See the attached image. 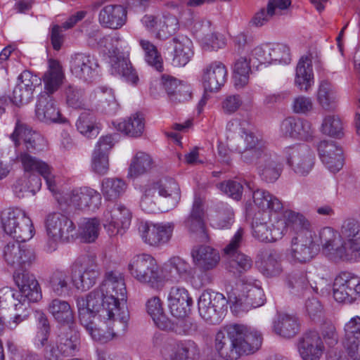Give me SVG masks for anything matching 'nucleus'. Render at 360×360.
<instances>
[{
	"label": "nucleus",
	"instance_id": "f257e3e1",
	"mask_svg": "<svg viewBox=\"0 0 360 360\" xmlns=\"http://www.w3.org/2000/svg\"><path fill=\"white\" fill-rule=\"evenodd\" d=\"M124 276L109 271L98 288L76 298L79 321L91 338L105 343L122 335L127 328L129 313Z\"/></svg>",
	"mask_w": 360,
	"mask_h": 360
},
{
	"label": "nucleus",
	"instance_id": "f03ea898",
	"mask_svg": "<svg viewBox=\"0 0 360 360\" xmlns=\"http://www.w3.org/2000/svg\"><path fill=\"white\" fill-rule=\"evenodd\" d=\"M290 228L296 231L288 250V259L292 263H307L311 261L320 251L330 262H333L330 250L321 239L322 228L317 233L310 230L309 221L302 214L293 211L285 212Z\"/></svg>",
	"mask_w": 360,
	"mask_h": 360
},
{
	"label": "nucleus",
	"instance_id": "7ed1b4c3",
	"mask_svg": "<svg viewBox=\"0 0 360 360\" xmlns=\"http://www.w3.org/2000/svg\"><path fill=\"white\" fill-rule=\"evenodd\" d=\"M262 335L257 330L242 324H232L219 330L214 337V349L224 360H237L261 347Z\"/></svg>",
	"mask_w": 360,
	"mask_h": 360
},
{
	"label": "nucleus",
	"instance_id": "20e7f679",
	"mask_svg": "<svg viewBox=\"0 0 360 360\" xmlns=\"http://www.w3.org/2000/svg\"><path fill=\"white\" fill-rule=\"evenodd\" d=\"M321 239L330 250L333 262H355L360 257V220L345 219L340 231L330 226L322 228Z\"/></svg>",
	"mask_w": 360,
	"mask_h": 360
},
{
	"label": "nucleus",
	"instance_id": "39448f33",
	"mask_svg": "<svg viewBox=\"0 0 360 360\" xmlns=\"http://www.w3.org/2000/svg\"><path fill=\"white\" fill-rule=\"evenodd\" d=\"M37 332L34 345L44 349L45 360H62L63 357L75 356L80 347V336L74 327L61 328L54 340L49 341L50 325L46 316L41 311H36Z\"/></svg>",
	"mask_w": 360,
	"mask_h": 360
},
{
	"label": "nucleus",
	"instance_id": "423d86ee",
	"mask_svg": "<svg viewBox=\"0 0 360 360\" xmlns=\"http://www.w3.org/2000/svg\"><path fill=\"white\" fill-rule=\"evenodd\" d=\"M63 78V73L59 62L49 60V70L43 76L44 91L39 95L35 106V117L39 121L49 124L68 122L61 115L52 96L60 86Z\"/></svg>",
	"mask_w": 360,
	"mask_h": 360
},
{
	"label": "nucleus",
	"instance_id": "0eeeda50",
	"mask_svg": "<svg viewBox=\"0 0 360 360\" xmlns=\"http://www.w3.org/2000/svg\"><path fill=\"white\" fill-rule=\"evenodd\" d=\"M47 241L44 246L46 252L57 250L59 242L68 243L75 240L76 226L66 215L60 212L49 214L45 219Z\"/></svg>",
	"mask_w": 360,
	"mask_h": 360
},
{
	"label": "nucleus",
	"instance_id": "6e6552de",
	"mask_svg": "<svg viewBox=\"0 0 360 360\" xmlns=\"http://www.w3.org/2000/svg\"><path fill=\"white\" fill-rule=\"evenodd\" d=\"M69 270L72 285L81 292L92 288L100 276L97 257L91 252L78 256L70 264Z\"/></svg>",
	"mask_w": 360,
	"mask_h": 360
},
{
	"label": "nucleus",
	"instance_id": "1a4fd4ad",
	"mask_svg": "<svg viewBox=\"0 0 360 360\" xmlns=\"http://www.w3.org/2000/svg\"><path fill=\"white\" fill-rule=\"evenodd\" d=\"M1 226L4 232L19 242L33 238L35 229L30 217L20 208H9L1 214Z\"/></svg>",
	"mask_w": 360,
	"mask_h": 360
},
{
	"label": "nucleus",
	"instance_id": "9d476101",
	"mask_svg": "<svg viewBox=\"0 0 360 360\" xmlns=\"http://www.w3.org/2000/svg\"><path fill=\"white\" fill-rule=\"evenodd\" d=\"M240 293L233 299H229L232 303L233 311H248L257 308L265 302V295L262 288L260 281L252 277H245L240 280Z\"/></svg>",
	"mask_w": 360,
	"mask_h": 360
},
{
	"label": "nucleus",
	"instance_id": "9b49d317",
	"mask_svg": "<svg viewBox=\"0 0 360 360\" xmlns=\"http://www.w3.org/2000/svg\"><path fill=\"white\" fill-rule=\"evenodd\" d=\"M286 165L299 176H307L314 168L315 154L307 144L299 143L287 146L282 150Z\"/></svg>",
	"mask_w": 360,
	"mask_h": 360
},
{
	"label": "nucleus",
	"instance_id": "f8f14e48",
	"mask_svg": "<svg viewBox=\"0 0 360 360\" xmlns=\"http://www.w3.org/2000/svg\"><path fill=\"white\" fill-rule=\"evenodd\" d=\"M290 228L285 219H278L272 222L269 215L264 213L260 217H255L252 224V236L262 242L271 243L281 239Z\"/></svg>",
	"mask_w": 360,
	"mask_h": 360
},
{
	"label": "nucleus",
	"instance_id": "ddd939ff",
	"mask_svg": "<svg viewBox=\"0 0 360 360\" xmlns=\"http://www.w3.org/2000/svg\"><path fill=\"white\" fill-rule=\"evenodd\" d=\"M60 203L72 205L82 210L95 212L97 210L102 201L101 195L96 190L89 187H82L73 189L65 195L60 193V188L56 195H53Z\"/></svg>",
	"mask_w": 360,
	"mask_h": 360
},
{
	"label": "nucleus",
	"instance_id": "4468645a",
	"mask_svg": "<svg viewBox=\"0 0 360 360\" xmlns=\"http://www.w3.org/2000/svg\"><path fill=\"white\" fill-rule=\"evenodd\" d=\"M243 233L242 228L238 229L230 243L224 249L226 259V269L236 276L249 271L252 266L250 257L238 250Z\"/></svg>",
	"mask_w": 360,
	"mask_h": 360
},
{
	"label": "nucleus",
	"instance_id": "2eb2a0df",
	"mask_svg": "<svg viewBox=\"0 0 360 360\" xmlns=\"http://www.w3.org/2000/svg\"><path fill=\"white\" fill-rule=\"evenodd\" d=\"M333 292L338 302H354L360 297V277L349 271L339 272L334 278Z\"/></svg>",
	"mask_w": 360,
	"mask_h": 360
},
{
	"label": "nucleus",
	"instance_id": "dca6fc26",
	"mask_svg": "<svg viewBox=\"0 0 360 360\" xmlns=\"http://www.w3.org/2000/svg\"><path fill=\"white\" fill-rule=\"evenodd\" d=\"M228 301L221 293L205 290L198 301L200 316L210 324L219 323L226 309Z\"/></svg>",
	"mask_w": 360,
	"mask_h": 360
},
{
	"label": "nucleus",
	"instance_id": "f3484780",
	"mask_svg": "<svg viewBox=\"0 0 360 360\" xmlns=\"http://www.w3.org/2000/svg\"><path fill=\"white\" fill-rule=\"evenodd\" d=\"M131 219L130 209L122 203H116L104 211L102 223L108 234L112 237L122 236L129 228Z\"/></svg>",
	"mask_w": 360,
	"mask_h": 360
},
{
	"label": "nucleus",
	"instance_id": "a211bd4d",
	"mask_svg": "<svg viewBox=\"0 0 360 360\" xmlns=\"http://www.w3.org/2000/svg\"><path fill=\"white\" fill-rule=\"evenodd\" d=\"M2 257L8 266L21 271L31 266L37 260L34 248L25 242L17 240L4 246Z\"/></svg>",
	"mask_w": 360,
	"mask_h": 360
},
{
	"label": "nucleus",
	"instance_id": "6ab92c4d",
	"mask_svg": "<svg viewBox=\"0 0 360 360\" xmlns=\"http://www.w3.org/2000/svg\"><path fill=\"white\" fill-rule=\"evenodd\" d=\"M21 163L24 174L37 173L44 178L47 188L53 195H56L58 191V184L56 177L53 173V167L47 162L31 155L27 152H20L16 157Z\"/></svg>",
	"mask_w": 360,
	"mask_h": 360
},
{
	"label": "nucleus",
	"instance_id": "aec40b11",
	"mask_svg": "<svg viewBox=\"0 0 360 360\" xmlns=\"http://www.w3.org/2000/svg\"><path fill=\"white\" fill-rule=\"evenodd\" d=\"M10 288L4 287L0 290V307L13 310V316L6 323V326L13 330L22 322L28 319L32 309L30 302L27 300L13 298Z\"/></svg>",
	"mask_w": 360,
	"mask_h": 360
},
{
	"label": "nucleus",
	"instance_id": "412c9836",
	"mask_svg": "<svg viewBox=\"0 0 360 360\" xmlns=\"http://www.w3.org/2000/svg\"><path fill=\"white\" fill-rule=\"evenodd\" d=\"M13 279L19 290L10 288L13 298L37 302L42 297L40 285L35 276L26 270L14 273Z\"/></svg>",
	"mask_w": 360,
	"mask_h": 360
},
{
	"label": "nucleus",
	"instance_id": "4be33fe9",
	"mask_svg": "<svg viewBox=\"0 0 360 360\" xmlns=\"http://www.w3.org/2000/svg\"><path fill=\"white\" fill-rule=\"evenodd\" d=\"M236 150L246 163H253L267 150L266 142L252 131L251 127L236 139Z\"/></svg>",
	"mask_w": 360,
	"mask_h": 360
},
{
	"label": "nucleus",
	"instance_id": "5701e85b",
	"mask_svg": "<svg viewBox=\"0 0 360 360\" xmlns=\"http://www.w3.org/2000/svg\"><path fill=\"white\" fill-rule=\"evenodd\" d=\"M174 226L171 223L141 222L139 232L143 241L150 246H160L171 238Z\"/></svg>",
	"mask_w": 360,
	"mask_h": 360
},
{
	"label": "nucleus",
	"instance_id": "b1692460",
	"mask_svg": "<svg viewBox=\"0 0 360 360\" xmlns=\"http://www.w3.org/2000/svg\"><path fill=\"white\" fill-rule=\"evenodd\" d=\"M41 83V78L28 70L23 71L17 78L11 101L18 106L28 103L33 98L35 88Z\"/></svg>",
	"mask_w": 360,
	"mask_h": 360
},
{
	"label": "nucleus",
	"instance_id": "393cba45",
	"mask_svg": "<svg viewBox=\"0 0 360 360\" xmlns=\"http://www.w3.org/2000/svg\"><path fill=\"white\" fill-rule=\"evenodd\" d=\"M227 78V68L221 61H212L202 70L201 82L205 92H218L224 86Z\"/></svg>",
	"mask_w": 360,
	"mask_h": 360
},
{
	"label": "nucleus",
	"instance_id": "a878e982",
	"mask_svg": "<svg viewBox=\"0 0 360 360\" xmlns=\"http://www.w3.org/2000/svg\"><path fill=\"white\" fill-rule=\"evenodd\" d=\"M163 273L166 282L168 280L176 281L184 279L189 281L196 288L202 287L205 283L202 281L197 282L193 276V269L191 264L179 257H172L164 263Z\"/></svg>",
	"mask_w": 360,
	"mask_h": 360
},
{
	"label": "nucleus",
	"instance_id": "bb28decb",
	"mask_svg": "<svg viewBox=\"0 0 360 360\" xmlns=\"http://www.w3.org/2000/svg\"><path fill=\"white\" fill-rule=\"evenodd\" d=\"M322 337L316 331H308L298 340L297 351L302 360H320L325 352Z\"/></svg>",
	"mask_w": 360,
	"mask_h": 360
},
{
	"label": "nucleus",
	"instance_id": "cd10ccee",
	"mask_svg": "<svg viewBox=\"0 0 360 360\" xmlns=\"http://www.w3.org/2000/svg\"><path fill=\"white\" fill-rule=\"evenodd\" d=\"M194 30L199 34L202 49L207 51H217L226 45L225 37L219 32H213L212 23L208 20H198L193 26Z\"/></svg>",
	"mask_w": 360,
	"mask_h": 360
},
{
	"label": "nucleus",
	"instance_id": "c85d7f7f",
	"mask_svg": "<svg viewBox=\"0 0 360 360\" xmlns=\"http://www.w3.org/2000/svg\"><path fill=\"white\" fill-rule=\"evenodd\" d=\"M252 164L257 165L258 173L262 179L267 183H274L278 179L283 169L279 156L274 152L266 150Z\"/></svg>",
	"mask_w": 360,
	"mask_h": 360
},
{
	"label": "nucleus",
	"instance_id": "c756f323",
	"mask_svg": "<svg viewBox=\"0 0 360 360\" xmlns=\"http://www.w3.org/2000/svg\"><path fill=\"white\" fill-rule=\"evenodd\" d=\"M199 353L198 345L190 339L170 342L162 351L168 360H195Z\"/></svg>",
	"mask_w": 360,
	"mask_h": 360
},
{
	"label": "nucleus",
	"instance_id": "7c9ffc66",
	"mask_svg": "<svg viewBox=\"0 0 360 360\" xmlns=\"http://www.w3.org/2000/svg\"><path fill=\"white\" fill-rule=\"evenodd\" d=\"M98 67L97 60L90 54L78 53L71 57L70 68L72 74L85 82L94 78Z\"/></svg>",
	"mask_w": 360,
	"mask_h": 360
},
{
	"label": "nucleus",
	"instance_id": "2f4dec72",
	"mask_svg": "<svg viewBox=\"0 0 360 360\" xmlns=\"http://www.w3.org/2000/svg\"><path fill=\"white\" fill-rule=\"evenodd\" d=\"M168 307L173 316L185 317L193 304V299L187 289L181 286L172 287L167 295Z\"/></svg>",
	"mask_w": 360,
	"mask_h": 360
},
{
	"label": "nucleus",
	"instance_id": "473e14b6",
	"mask_svg": "<svg viewBox=\"0 0 360 360\" xmlns=\"http://www.w3.org/2000/svg\"><path fill=\"white\" fill-rule=\"evenodd\" d=\"M342 345L348 356L353 360H360V316L352 317L344 327Z\"/></svg>",
	"mask_w": 360,
	"mask_h": 360
},
{
	"label": "nucleus",
	"instance_id": "72a5a7b5",
	"mask_svg": "<svg viewBox=\"0 0 360 360\" xmlns=\"http://www.w3.org/2000/svg\"><path fill=\"white\" fill-rule=\"evenodd\" d=\"M322 162L333 173L340 171L344 164L342 149L333 141H323L318 145Z\"/></svg>",
	"mask_w": 360,
	"mask_h": 360
},
{
	"label": "nucleus",
	"instance_id": "f704fd0d",
	"mask_svg": "<svg viewBox=\"0 0 360 360\" xmlns=\"http://www.w3.org/2000/svg\"><path fill=\"white\" fill-rule=\"evenodd\" d=\"M191 254L193 264L202 271L215 269L220 261L219 252L209 245L195 246Z\"/></svg>",
	"mask_w": 360,
	"mask_h": 360
},
{
	"label": "nucleus",
	"instance_id": "c9c22d12",
	"mask_svg": "<svg viewBox=\"0 0 360 360\" xmlns=\"http://www.w3.org/2000/svg\"><path fill=\"white\" fill-rule=\"evenodd\" d=\"M204 217L203 201L200 197L195 196L191 212L185 221V226L189 231L195 233L201 241H205L208 238Z\"/></svg>",
	"mask_w": 360,
	"mask_h": 360
},
{
	"label": "nucleus",
	"instance_id": "e433bc0d",
	"mask_svg": "<svg viewBox=\"0 0 360 360\" xmlns=\"http://www.w3.org/2000/svg\"><path fill=\"white\" fill-rule=\"evenodd\" d=\"M47 311L58 324L68 328L74 327V309L67 300L60 298L52 299L47 305Z\"/></svg>",
	"mask_w": 360,
	"mask_h": 360
},
{
	"label": "nucleus",
	"instance_id": "4c0bfd02",
	"mask_svg": "<svg viewBox=\"0 0 360 360\" xmlns=\"http://www.w3.org/2000/svg\"><path fill=\"white\" fill-rule=\"evenodd\" d=\"M172 48V63L175 66H185L194 55L192 41L185 35L174 37L169 42Z\"/></svg>",
	"mask_w": 360,
	"mask_h": 360
},
{
	"label": "nucleus",
	"instance_id": "58836bf2",
	"mask_svg": "<svg viewBox=\"0 0 360 360\" xmlns=\"http://www.w3.org/2000/svg\"><path fill=\"white\" fill-rule=\"evenodd\" d=\"M295 85L303 91H308L314 84V75L311 54L302 56L295 68Z\"/></svg>",
	"mask_w": 360,
	"mask_h": 360
},
{
	"label": "nucleus",
	"instance_id": "ea45409f",
	"mask_svg": "<svg viewBox=\"0 0 360 360\" xmlns=\"http://www.w3.org/2000/svg\"><path fill=\"white\" fill-rule=\"evenodd\" d=\"M111 75L119 77L131 85H136L139 78L128 57L115 56L110 60Z\"/></svg>",
	"mask_w": 360,
	"mask_h": 360
},
{
	"label": "nucleus",
	"instance_id": "a19ab883",
	"mask_svg": "<svg viewBox=\"0 0 360 360\" xmlns=\"http://www.w3.org/2000/svg\"><path fill=\"white\" fill-rule=\"evenodd\" d=\"M281 133L283 136L307 139L312 134L311 123L303 119L288 117L281 124Z\"/></svg>",
	"mask_w": 360,
	"mask_h": 360
},
{
	"label": "nucleus",
	"instance_id": "79ce46f5",
	"mask_svg": "<svg viewBox=\"0 0 360 360\" xmlns=\"http://www.w3.org/2000/svg\"><path fill=\"white\" fill-rule=\"evenodd\" d=\"M98 20L105 27L118 29L125 22V8L120 5L105 6L100 11Z\"/></svg>",
	"mask_w": 360,
	"mask_h": 360
},
{
	"label": "nucleus",
	"instance_id": "37998d69",
	"mask_svg": "<svg viewBox=\"0 0 360 360\" xmlns=\"http://www.w3.org/2000/svg\"><path fill=\"white\" fill-rule=\"evenodd\" d=\"M275 333L285 338L294 337L299 331L297 318L292 314L279 313L273 322Z\"/></svg>",
	"mask_w": 360,
	"mask_h": 360
},
{
	"label": "nucleus",
	"instance_id": "c03bdc74",
	"mask_svg": "<svg viewBox=\"0 0 360 360\" xmlns=\"http://www.w3.org/2000/svg\"><path fill=\"white\" fill-rule=\"evenodd\" d=\"M156 262L155 257L150 254H136L130 259L127 270L130 275L139 282Z\"/></svg>",
	"mask_w": 360,
	"mask_h": 360
},
{
	"label": "nucleus",
	"instance_id": "a18cd8bd",
	"mask_svg": "<svg viewBox=\"0 0 360 360\" xmlns=\"http://www.w3.org/2000/svg\"><path fill=\"white\" fill-rule=\"evenodd\" d=\"M100 230L101 221L98 218H84L78 224L75 240L79 239L85 243H94L98 238Z\"/></svg>",
	"mask_w": 360,
	"mask_h": 360
},
{
	"label": "nucleus",
	"instance_id": "49530a36",
	"mask_svg": "<svg viewBox=\"0 0 360 360\" xmlns=\"http://www.w3.org/2000/svg\"><path fill=\"white\" fill-rule=\"evenodd\" d=\"M11 138L16 146L19 144L20 140L23 141L26 148L29 150H40L39 146L41 142L44 141L39 134L32 131L26 126L19 123L16 124L15 130L11 135Z\"/></svg>",
	"mask_w": 360,
	"mask_h": 360
},
{
	"label": "nucleus",
	"instance_id": "de8ad7c7",
	"mask_svg": "<svg viewBox=\"0 0 360 360\" xmlns=\"http://www.w3.org/2000/svg\"><path fill=\"white\" fill-rule=\"evenodd\" d=\"M255 205L264 212L278 213L283 210V203L268 191L257 189L252 194Z\"/></svg>",
	"mask_w": 360,
	"mask_h": 360
},
{
	"label": "nucleus",
	"instance_id": "09e8293b",
	"mask_svg": "<svg viewBox=\"0 0 360 360\" xmlns=\"http://www.w3.org/2000/svg\"><path fill=\"white\" fill-rule=\"evenodd\" d=\"M41 187V178L35 174H23L13 184V191L18 198H22L26 193L34 195Z\"/></svg>",
	"mask_w": 360,
	"mask_h": 360
},
{
	"label": "nucleus",
	"instance_id": "8fccbe9b",
	"mask_svg": "<svg viewBox=\"0 0 360 360\" xmlns=\"http://www.w3.org/2000/svg\"><path fill=\"white\" fill-rule=\"evenodd\" d=\"M127 189V184L120 178H104L101 182V191L105 200L115 201Z\"/></svg>",
	"mask_w": 360,
	"mask_h": 360
},
{
	"label": "nucleus",
	"instance_id": "3c124183",
	"mask_svg": "<svg viewBox=\"0 0 360 360\" xmlns=\"http://www.w3.org/2000/svg\"><path fill=\"white\" fill-rule=\"evenodd\" d=\"M147 313L155 324L161 330H173L170 328V321L164 314L162 304L158 296L149 298L146 303Z\"/></svg>",
	"mask_w": 360,
	"mask_h": 360
},
{
	"label": "nucleus",
	"instance_id": "603ef678",
	"mask_svg": "<svg viewBox=\"0 0 360 360\" xmlns=\"http://www.w3.org/2000/svg\"><path fill=\"white\" fill-rule=\"evenodd\" d=\"M159 23L157 28L156 38L167 39L174 35L179 29V22L174 14L168 11L159 15Z\"/></svg>",
	"mask_w": 360,
	"mask_h": 360
},
{
	"label": "nucleus",
	"instance_id": "864d4df0",
	"mask_svg": "<svg viewBox=\"0 0 360 360\" xmlns=\"http://www.w3.org/2000/svg\"><path fill=\"white\" fill-rule=\"evenodd\" d=\"M339 100L338 94L330 82L322 80L317 91V101L326 110H333Z\"/></svg>",
	"mask_w": 360,
	"mask_h": 360
},
{
	"label": "nucleus",
	"instance_id": "5fc2aeb1",
	"mask_svg": "<svg viewBox=\"0 0 360 360\" xmlns=\"http://www.w3.org/2000/svg\"><path fill=\"white\" fill-rule=\"evenodd\" d=\"M154 162L150 155L145 152L138 151L132 157L129 167L128 176L136 178L149 172Z\"/></svg>",
	"mask_w": 360,
	"mask_h": 360
},
{
	"label": "nucleus",
	"instance_id": "6e6d98bb",
	"mask_svg": "<svg viewBox=\"0 0 360 360\" xmlns=\"http://www.w3.org/2000/svg\"><path fill=\"white\" fill-rule=\"evenodd\" d=\"M140 206L148 213L155 212L157 210V201L159 196L158 181L150 182L141 188Z\"/></svg>",
	"mask_w": 360,
	"mask_h": 360
},
{
	"label": "nucleus",
	"instance_id": "4d7b16f0",
	"mask_svg": "<svg viewBox=\"0 0 360 360\" xmlns=\"http://www.w3.org/2000/svg\"><path fill=\"white\" fill-rule=\"evenodd\" d=\"M233 212L231 207L224 203L217 205L214 213L211 215L210 224L215 229H229L233 223Z\"/></svg>",
	"mask_w": 360,
	"mask_h": 360
},
{
	"label": "nucleus",
	"instance_id": "13d9d810",
	"mask_svg": "<svg viewBox=\"0 0 360 360\" xmlns=\"http://www.w3.org/2000/svg\"><path fill=\"white\" fill-rule=\"evenodd\" d=\"M145 123L142 115L134 114L115 125L117 131L131 137L140 136L144 130Z\"/></svg>",
	"mask_w": 360,
	"mask_h": 360
},
{
	"label": "nucleus",
	"instance_id": "bf43d9fd",
	"mask_svg": "<svg viewBox=\"0 0 360 360\" xmlns=\"http://www.w3.org/2000/svg\"><path fill=\"white\" fill-rule=\"evenodd\" d=\"M70 272L57 270L49 278V285L52 291L58 296L68 295L71 292V281Z\"/></svg>",
	"mask_w": 360,
	"mask_h": 360
},
{
	"label": "nucleus",
	"instance_id": "052dcab7",
	"mask_svg": "<svg viewBox=\"0 0 360 360\" xmlns=\"http://www.w3.org/2000/svg\"><path fill=\"white\" fill-rule=\"evenodd\" d=\"M159 196L167 198L171 207H175L181 198L178 183L172 178H164L158 181Z\"/></svg>",
	"mask_w": 360,
	"mask_h": 360
},
{
	"label": "nucleus",
	"instance_id": "680f3d73",
	"mask_svg": "<svg viewBox=\"0 0 360 360\" xmlns=\"http://www.w3.org/2000/svg\"><path fill=\"white\" fill-rule=\"evenodd\" d=\"M139 283L146 285L155 291H161L166 284L163 269H160L156 262Z\"/></svg>",
	"mask_w": 360,
	"mask_h": 360
},
{
	"label": "nucleus",
	"instance_id": "e2e57ef3",
	"mask_svg": "<svg viewBox=\"0 0 360 360\" xmlns=\"http://www.w3.org/2000/svg\"><path fill=\"white\" fill-rule=\"evenodd\" d=\"M75 125L77 131L86 138L96 137L99 134V126L95 117L88 112L80 114Z\"/></svg>",
	"mask_w": 360,
	"mask_h": 360
},
{
	"label": "nucleus",
	"instance_id": "0e129e2a",
	"mask_svg": "<svg viewBox=\"0 0 360 360\" xmlns=\"http://www.w3.org/2000/svg\"><path fill=\"white\" fill-rule=\"evenodd\" d=\"M259 268L261 273L266 277L279 276L283 271L280 255L276 252H271L261 262Z\"/></svg>",
	"mask_w": 360,
	"mask_h": 360
},
{
	"label": "nucleus",
	"instance_id": "69168bd1",
	"mask_svg": "<svg viewBox=\"0 0 360 360\" xmlns=\"http://www.w3.org/2000/svg\"><path fill=\"white\" fill-rule=\"evenodd\" d=\"M251 72L250 61L245 57L238 58L233 67V80L236 88H242L248 84Z\"/></svg>",
	"mask_w": 360,
	"mask_h": 360
},
{
	"label": "nucleus",
	"instance_id": "338daca9",
	"mask_svg": "<svg viewBox=\"0 0 360 360\" xmlns=\"http://www.w3.org/2000/svg\"><path fill=\"white\" fill-rule=\"evenodd\" d=\"M139 45L144 51L146 62L149 65L153 67L156 70L159 72L162 71V58L156 46L146 39H140Z\"/></svg>",
	"mask_w": 360,
	"mask_h": 360
},
{
	"label": "nucleus",
	"instance_id": "774afa93",
	"mask_svg": "<svg viewBox=\"0 0 360 360\" xmlns=\"http://www.w3.org/2000/svg\"><path fill=\"white\" fill-rule=\"evenodd\" d=\"M96 97L98 99L101 111L112 114L118 109V103L116 101L112 89L101 87L96 92Z\"/></svg>",
	"mask_w": 360,
	"mask_h": 360
}]
</instances>
